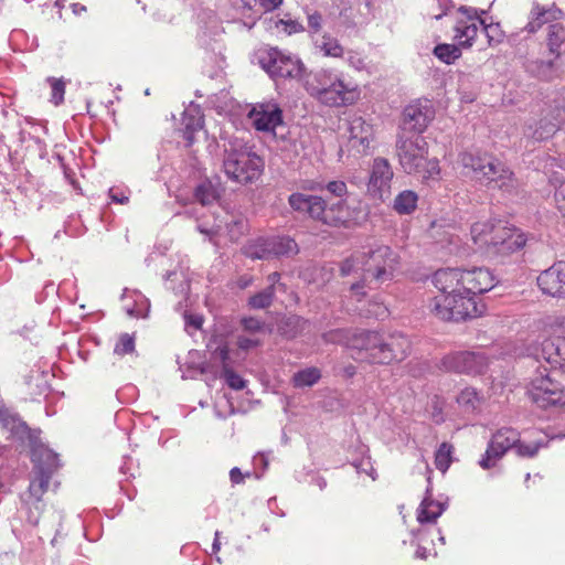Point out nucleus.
<instances>
[{
	"mask_svg": "<svg viewBox=\"0 0 565 565\" xmlns=\"http://www.w3.org/2000/svg\"><path fill=\"white\" fill-rule=\"evenodd\" d=\"M431 284L439 294L429 300V312L440 320L459 322L486 312L478 295L491 290L495 277L483 267L441 268L433 274Z\"/></svg>",
	"mask_w": 565,
	"mask_h": 565,
	"instance_id": "obj_1",
	"label": "nucleus"
},
{
	"mask_svg": "<svg viewBox=\"0 0 565 565\" xmlns=\"http://www.w3.org/2000/svg\"><path fill=\"white\" fill-rule=\"evenodd\" d=\"M348 147L356 153H365L373 138V129L362 117H352L347 122Z\"/></svg>",
	"mask_w": 565,
	"mask_h": 565,
	"instance_id": "obj_19",
	"label": "nucleus"
},
{
	"mask_svg": "<svg viewBox=\"0 0 565 565\" xmlns=\"http://www.w3.org/2000/svg\"><path fill=\"white\" fill-rule=\"evenodd\" d=\"M351 345L356 350L355 360L374 364H390L405 359L409 342L403 335L384 338L375 331H362L352 339Z\"/></svg>",
	"mask_w": 565,
	"mask_h": 565,
	"instance_id": "obj_4",
	"label": "nucleus"
},
{
	"mask_svg": "<svg viewBox=\"0 0 565 565\" xmlns=\"http://www.w3.org/2000/svg\"><path fill=\"white\" fill-rule=\"evenodd\" d=\"M258 62L273 78H301L305 72L302 62L295 55L286 54L277 49L260 51Z\"/></svg>",
	"mask_w": 565,
	"mask_h": 565,
	"instance_id": "obj_11",
	"label": "nucleus"
},
{
	"mask_svg": "<svg viewBox=\"0 0 565 565\" xmlns=\"http://www.w3.org/2000/svg\"><path fill=\"white\" fill-rule=\"evenodd\" d=\"M367 315L374 316L375 318H379V319H383L384 317L387 316V309H386V307L376 303V305H374L373 309L367 310Z\"/></svg>",
	"mask_w": 565,
	"mask_h": 565,
	"instance_id": "obj_58",
	"label": "nucleus"
},
{
	"mask_svg": "<svg viewBox=\"0 0 565 565\" xmlns=\"http://www.w3.org/2000/svg\"><path fill=\"white\" fill-rule=\"evenodd\" d=\"M194 198L202 205L212 204L220 198L217 185L209 180L201 182L195 189Z\"/></svg>",
	"mask_w": 565,
	"mask_h": 565,
	"instance_id": "obj_36",
	"label": "nucleus"
},
{
	"mask_svg": "<svg viewBox=\"0 0 565 565\" xmlns=\"http://www.w3.org/2000/svg\"><path fill=\"white\" fill-rule=\"evenodd\" d=\"M362 289H363V284H361L360 281H356L351 285L352 295L356 297L358 301H360L361 298L365 295V292L362 291Z\"/></svg>",
	"mask_w": 565,
	"mask_h": 565,
	"instance_id": "obj_61",
	"label": "nucleus"
},
{
	"mask_svg": "<svg viewBox=\"0 0 565 565\" xmlns=\"http://www.w3.org/2000/svg\"><path fill=\"white\" fill-rule=\"evenodd\" d=\"M558 126L553 120L543 118L539 121L527 122L523 129V136L533 141L550 139L557 131Z\"/></svg>",
	"mask_w": 565,
	"mask_h": 565,
	"instance_id": "obj_24",
	"label": "nucleus"
},
{
	"mask_svg": "<svg viewBox=\"0 0 565 565\" xmlns=\"http://www.w3.org/2000/svg\"><path fill=\"white\" fill-rule=\"evenodd\" d=\"M396 152L402 169L424 181L438 180L439 161L428 158V145L418 134L401 132L396 141Z\"/></svg>",
	"mask_w": 565,
	"mask_h": 565,
	"instance_id": "obj_5",
	"label": "nucleus"
},
{
	"mask_svg": "<svg viewBox=\"0 0 565 565\" xmlns=\"http://www.w3.org/2000/svg\"><path fill=\"white\" fill-rule=\"evenodd\" d=\"M254 461H255V465H262L264 467V469L267 467L268 465V459L267 457L265 456V454H258L254 457Z\"/></svg>",
	"mask_w": 565,
	"mask_h": 565,
	"instance_id": "obj_62",
	"label": "nucleus"
},
{
	"mask_svg": "<svg viewBox=\"0 0 565 565\" xmlns=\"http://www.w3.org/2000/svg\"><path fill=\"white\" fill-rule=\"evenodd\" d=\"M329 85L321 96V103L328 106L351 105L359 98L356 85L344 83L338 75L332 74Z\"/></svg>",
	"mask_w": 565,
	"mask_h": 565,
	"instance_id": "obj_18",
	"label": "nucleus"
},
{
	"mask_svg": "<svg viewBox=\"0 0 565 565\" xmlns=\"http://www.w3.org/2000/svg\"><path fill=\"white\" fill-rule=\"evenodd\" d=\"M231 239H237L246 228V224L243 220H236L228 225Z\"/></svg>",
	"mask_w": 565,
	"mask_h": 565,
	"instance_id": "obj_54",
	"label": "nucleus"
},
{
	"mask_svg": "<svg viewBox=\"0 0 565 565\" xmlns=\"http://www.w3.org/2000/svg\"><path fill=\"white\" fill-rule=\"evenodd\" d=\"M418 196L411 190L401 192L394 200V209L399 214H409L417 206Z\"/></svg>",
	"mask_w": 565,
	"mask_h": 565,
	"instance_id": "obj_38",
	"label": "nucleus"
},
{
	"mask_svg": "<svg viewBox=\"0 0 565 565\" xmlns=\"http://www.w3.org/2000/svg\"><path fill=\"white\" fill-rule=\"evenodd\" d=\"M434 3L438 6V8L440 9V12L438 13H433V18L436 19V20H439L441 19L444 15L448 14V11L451 7V2L450 0H434Z\"/></svg>",
	"mask_w": 565,
	"mask_h": 565,
	"instance_id": "obj_56",
	"label": "nucleus"
},
{
	"mask_svg": "<svg viewBox=\"0 0 565 565\" xmlns=\"http://www.w3.org/2000/svg\"><path fill=\"white\" fill-rule=\"evenodd\" d=\"M242 7L252 12L244 25L252 29L262 11H271L282 3V0H241Z\"/></svg>",
	"mask_w": 565,
	"mask_h": 565,
	"instance_id": "obj_28",
	"label": "nucleus"
},
{
	"mask_svg": "<svg viewBox=\"0 0 565 565\" xmlns=\"http://www.w3.org/2000/svg\"><path fill=\"white\" fill-rule=\"evenodd\" d=\"M213 351V356L220 360L223 364V376L227 385L233 390H242L245 387V381L235 372L227 366L228 349L226 345H216L215 348L211 343L209 345Z\"/></svg>",
	"mask_w": 565,
	"mask_h": 565,
	"instance_id": "obj_26",
	"label": "nucleus"
},
{
	"mask_svg": "<svg viewBox=\"0 0 565 565\" xmlns=\"http://www.w3.org/2000/svg\"><path fill=\"white\" fill-rule=\"evenodd\" d=\"M451 446L443 443L436 451L435 463L438 470L446 472L451 462Z\"/></svg>",
	"mask_w": 565,
	"mask_h": 565,
	"instance_id": "obj_43",
	"label": "nucleus"
},
{
	"mask_svg": "<svg viewBox=\"0 0 565 565\" xmlns=\"http://www.w3.org/2000/svg\"><path fill=\"white\" fill-rule=\"evenodd\" d=\"M434 116L435 111L429 100H418L408 105L403 113L402 132L420 135Z\"/></svg>",
	"mask_w": 565,
	"mask_h": 565,
	"instance_id": "obj_15",
	"label": "nucleus"
},
{
	"mask_svg": "<svg viewBox=\"0 0 565 565\" xmlns=\"http://www.w3.org/2000/svg\"><path fill=\"white\" fill-rule=\"evenodd\" d=\"M445 511V505L431 499L430 491L427 489L426 497L423 499L417 510V521L420 524L435 523Z\"/></svg>",
	"mask_w": 565,
	"mask_h": 565,
	"instance_id": "obj_27",
	"label": "nucleus"
},
{
	"mask_svg": "<svg viewBox=\"0 0 565 565\" xmlns=\"http://www.w3.org/2000/svg\"><path fill=\"white\" fill-rule=\"evenodd\" d=\"M268 29L276 30L278 33H284L286 35H291L305 31V28L300 22L290 18L270 19Z\"/></svg>",
	"mask_w": 565,
	"mask_h": 565,
	"instance_id": "obj_39",
	"label": "nucleus"
},
{
	"mask_svg": "<svg viewBox=\"0 0 565 565\" xmlns=\"http://www.w3.org/2000/svg\"><path fill=\"white\" fill-rule=\"evenodd\" d=\"M135 350V338L128 333L119 335L117 343L114 348V353L122 356L125 354L132 353Z\"/></svg>",
	"mask_w": 565,
	"mask_h": 565,
	"instance_id": "obj_46",
	"label": "nucleus"
},
{
	"mask_svg": "<svg viewBox=\"0 0 565 565\" xmlns=\"http://www.w3.org/2000/svg\"><path fill=\"white\" fill-rule=\"evenodd\" d=\"M494 221H480L472 224L470 234L473 244L480 249L482 253L484 252L490 237L493 233Z\"/></svg>",
	"mask_w": 565,
	"mask_h": 565,
	"instance_id": "obj_30",
	"label": "nucleus"
},
{
	"mask_svg": "<svg viewBox=\"0 0 565 565\" xmlns=\"http://www.w3.org/2000/svg\"><path fill=\"white\" fill-rule=\"evenodd\" d=\"M462 173L481 184L511 191L515 186L513 172L487 153L463 152L459 156Z\"/></svg>",
	"mask_w": 565,
	"mask_h": 565,
	"instance_id": "obj_6",
	"label": "nucleus"
},
{
	"mask_svg": "<svg viewBox=\"0 0 565 565\" xmlns=\"http://www.w3.org/2000/svg\"><path fill=\"white\" fill-rule=\"evenodd\" d=\"M305 321L297 316L286 318L279 326V331L287 338H295Z\"/></svg>",
	"mask_w": 565,
	"mask_h": 565,
	"instance_id": "obj_45",
	"label": "nucleus"
},
{
	"mask_svg": "<svg viewBox=\"0 0 565 565\" xmlns=\"http://www.w3.org/2000/svg\"><path fill=\"white\" fill-rule=\"evenodd\" d=\"M362 331L360 332H350L348 330H331L327 333H324L322 335L323 340L326 342H330V343H340V344H343L348 348H350L354 353H353V358L355 359L356 356V350L351 345L352 343V339L356 335H359Z\"/></svg>",
	"mask_w": 565,
	"mask_h": 565,
	"instance_id": "obj_40",
	"label": "nucleus"
},
{
	"mask_svg": "<svg viewBox=\"0 0 565 565\" xmlns=\"http://www.w3.org/2000/svg\"><path fill=\"white\" fill-rule=\"evenodd\" d=\"M224 171L238 183H249L262 174L264 162L239 137H232L224 145Z\"/></svg>",
	"mask_w": 565,
	"mask_h": 565,
	"instance_id": "obj_8",
	"label": "nucleus"
},
{
	"mask_svg": "<svg viewBox=\"0 0 565 565\" xmlns=\"http://www.w3.org/2000/svg\"><path fill=\"white\" fill-rule=\"evenodd\" d=\"M539 359L545 360L554 369L565 371V338H550L541 343Z\"/></svg>",
	"mask_w": 565,
	"mask_h": 565,
	"instance_id": "obj_21",
	"label": "nucleus"
},
{
	"mask_svg": "<svg viewBox=\"0 0 565 565\" xmlns=\"http://www.w3.org/2000/svg\"><path fill=\"white\" fill-rule=\"evenodd\" d=\"M51 85V102L55 105H60L64 100L65 83L62 79L49 78Z\"/></svg>",
	"mask_w": 565,
	"mask_h": 565,
	"instance_id": "obj_48",
	"label": "nucleus"
},
{
	"mask_svg": "<svg viewBox=\"0 0 565 565\" xmlns=\"http://www.w3.org/2000/svg\"><path fill=\"white\" fill-rule=\"evenodd\" d=\"M220 228H221V225H215V226L211 227L210 230H207L206 227H204L202 225H198V230L201 233L209 234V235L217 233L220 231Z\"/></svg>",
	"mask_w": 565,
	"mask_h": 565,
	"instance_id": "obj_63",
	"label": "nucleus"
},
{
	"mask_svg": "<svg viewBox=\"0 0 565 565\" xmlns=\"http://www.w3.org/2000/svg\"><path fill=\"white\" fill-rule=\"evenodd\" d=\"M308 31L312 34L318 33L322 26V15L317 10L306 9Z\"/></svg>",
	"mask_w": 565,
	"mask_h": 565,
	"instance_id": "obj_49",
	"label": "nucleus"
},
{
	"mask_svg": "<svg viewBox=\"0 0 565 565\" xmlns=\"http://www.w3.org/2000/svg\"><path fill=\"white\" fill-rule=\"evenodd\" d=\"M358 473H365L373 481L376 480L377 475L369 456H363L360 459H355L352 462Z\"/></svg>",
	"mask_w": 565,
	"mask_h": 565,
	"instance_id": "obj_47",
	"label": "nucleus"
},
{
	"mask_svg": "<svg viewBox=\"0 0 565 565\" xmlns=\"http://www.w3.org/2000/svg\"><path fill=\"white\" fill-rule=\"evenodd\" d=\"M316 44L326 56L340 57L343 54V47L330 35H323L320 41H316Z\"/></svg>",
	"mask_w": 565,
	"mask_h": 565,
	"instance_id": "obj_42",
	"label": "nucleus"
},
{
	"mask_svg": "<svg viewBox=\"0 0 565 565\" xmlns=\"http://www.w3.org/2000/svg\"><path fill=\"white\" fill-rule=\"evenodd\" d=\"M185 328L192 327L194 330H198L202 327L203 318L201 316H188L185 315Z\"/></svg>",
	"mask_w": 565,
	"mask_h": 565,
	"instance_id": "obj_57",
	"label": "nucleus"
},
{
	"mask_svg": "<svg viewBox=\"0 0 565 565\" xmlns=\"http://www.w3.org/2000/svg\"><path fill=\"white\" fill-rule=\"evenodd\" d=\"M527 393L532 402L541 408L565 406V387L552 373L540 372L535 375Z\"/></svg>",
	"mask_w": 565,
	"mask_h": 565,
	"instance_id": "obj_12",
	"label": "nucleus"
},
{
	"mask_svg": "<svg viewBox=\"0 0 565 565\" xmlns=\"http://www.w3.org/2000/svg\"><path fill=\"white\" fill-rule=\"evenodd\" d=\"M182 132L186 140V146L190 147L195 141V134L203 128V117L200 108L189 107L184 110L182 117Z\"/></svg>",
	"mask_w": 565,
	"mask_h": 565,
	"instance_id": "obj_25",
	"label": "nucleus"
},
{
	"mask_svg": "<svg viewBox=\"0 0 565 565\" xmlns=\"http://www.w3.org/2000/svg\"><path fill=\"white\" fill-rule=\"evenodd\" d=\"M268 242L273 258L278 256H290L298 253V245L290 237H269Z\"/></svg>",
	"mask_w": 565,
	"mask_h": 565,
	"instance_id": "obj_31",
	"label": "nucleus"
},
{
	"mask_svg": "<svg viewBox=\"0 0 565 565\" xmlns=\"http://www.w3.org/2000/svg\"><path fill=\"white\" fill-rule=\"evenodd\" d=\"M429 554H430V552L427 551L425 547H422V546H418L416 552H415L416 557L417 558H422V559H426Z\"/></svg>",
	"mask_w": 565,
	"mask_h": 565,
	"instance_id": "obj_64",
	"label": "nucleus"
},
{
	"mask_svg": "<svg viewBox=\"0 0 565 565\" xmlns=\"http://www.w3.org/2000/svg\"><path fill=\"white\" fill-rule=\"evenodd\" d=\"M397 255L391 247L381 245L367 253H356L345 259L341 265V275H355L361 277L362 282L383 284L393 278L397 268Z\"/></svg>",
	"mask_w": 565,
	"mask_h": 565,
	"instance_id": "obj_2",
	"label": "nucleus"
},
{
	"mask_svg": "<svg viewBox=\"0 0 565 565\" xmlns=\"http://www.w3.org/2000/svg\"><path fill=\"white\" fill-rule=\"evenodd\" d=\"M457 403L465 413H475L480 408L482 397L475 388L466 387L457 396Z\"/></svg>",
	"mask_w": 565,
	"mask_h": 565,
	"instance_id": "obj_33",
	"label": "nucleus"
},
{
	"mask_svg": "<svg viewBox=\"0 0 565 565\" xmlns=\"http://www.w3.org/2000/svg\"><path fill=\"white\" fill-rule=\"evenodd\" d=\"M109 198L113 202L119 204H126L129 201V196L125 193V191L117 188L109 189Z\"/></svg>",
	"mask_w": 565,
	"mask_h": 565,
	"instance_id": "obj_55",
	"label": "nucleus"
},
{
	"mask_svg": "<svg viewBox=\"0 0 565 565\" xmlns=\"http://www.w3.org/2000/svg\"><path fill=\"white\" fill-rule=\"evenodd\" d=\"M274 297V289L271 287H267L263 291L254 295L249 298L248 305L253 309H265L270 306Z\"/></svg>",
	"mask_w": 565,
	"mask_h": 565,
	"instance_id": "obj_44",
	"label": "nucleus"
},
{
	"mask_svg": "<svg viewBox=\"0 0 565 565\" xmlns=\"http://www.w3.org/2000/svg\"><path fill=\"white\" fill-rule=\"evenodd\" d=\"M542 447L541 443L522 444L520 443L519 433L513 428H501L491 438L484 456L480 459L479 465L483 469L494 467L504 454L513 448L520 457H534Z\"/></svg>",
	"mask_w": 565,
	"mask_h": 565,
	"instance_id": "obj_10",
	"label": "nucleus"
},
{
	"mask_svg": "<svg viewBox=\"0 0 565 565\" xmlns=\"http://www.w3.org/2000/svg\"><path fill=\"white\" fill-rule=\"evenodd\" d=\"M393 175L392 167L386 159H374L367 182L369 194L374 199L385 200L391 193Z\"/></svg>",
	"mask_w": 565,
	"mask_h": 565,
	"instance_id": "obj_16",
	"label": "nucleus"
},
{
	"mask_svg": "<svg viewBox=\"0 0 565 565\" xmlns=\"http://www.w3.org/2000/svg\"><path fill=\"white\" fill-rule=\"evenodd\" d=\"M242 324L245 331L255 334L264 329V323L256 318H245L242 320Z\"/></svg>",
	"mask_w": 565,
	"mask_h": 565,
	"instance_id": "obj_52",
	"label": "nucleus"
},
{
	"mask_svg": "<svg viewBox=\"0 0 565 565\" xmlns=\"http://www.w3.org/2000/svg\"><path fill=\"white\" fill-rule=\"evenodd\" d=\"M555 200L557 203V206L561 211L565 212V186H562L556 193H555Z\"/></svg>",
	"mask_w": 565,
	"mask_h": 565,
	"instance_id": "obj_59",
	"label": "nucleus"
},
{
	"mask_svg": "<svg viewBox=\"0 0 565 565\" xmlns=\"http://www.w3.org/2000/svg\"><path fill=\"white\" fill-rule=\"evenodd\" d=\"M441 365L449 372L479 374L487 367L488 359L482 352H455L446 355Z\"/></svg>",
	"mask_w": 565,
	"mask_h": 565,
	"instance_id": "obj_14",
	"label": "nucleus"
},
{
	"mask_svg": "<svg viewBox=\"0 0 565 565\" xmlns=\"http://www.w3.org/2000/svg\"><path fill=\"white\" fill-rule=\"evenodd\" d=\"M480 26L488 39L489 46L503 42L504 32L499 22L488 15V11L470 6H460L455 13L454 40L460 46L469 49L473 45Z\"/></svg>",
	"mask_w": 565,
	"mask_h": 565,
	"instance_id": "obj_3",
	"label": "nucleus"
},
{
	"mask_svg": "<svg viewBox=\"0 0 565 565\" xmlns=\"http://www.w3.org/2000/svg\"><path fill=\"white\" fill-rule=\"evenodd\" d=\"M230 478H231V481L232 483L234 484H238V483H242L244 481V476L243 473L241 472V470L238 468H233L231 471H230Z\"/></svg>",
	"mask_w": 565,
	"mask_h": 565,
	"instance_id": "obj_60",
	"label": "nucleus"
},
{
	"mask_svg": "<svg viewBox=\"0 0 565 565\" xmlns=\"http://www.w3.org/2000/svg\"><path fill=\"white\" fill-rule=\"evenodd\" d=\"M260 344V340L255 335H239L237 339V345L242 350H249Z\"/></svg>",
	"mask_w": 565,
	"mask_h": 565,
	"instance_id": "obj_50",
	"label": "nucleus"
},
{
	"mask_svg": "<svg viewBox=\"0 0 565 565\" xmlns=\"http://www.w3.org/2000/svg\"><path fill=\"white\" fill-rule=\"evenodd\" d=\"M347 61L349 65L356 71H362L365 68L364 57L359 52H348Z\"/></svg>",
	"mask_w": 565,
	"mask_h": 565,
	"instance_id": "obj_51",
	"label": "nucleus"
},
{
	"mask_svg": "<svg viewBox=\"0 0 565 565\" xmlns=\"http://www.w3.org/2000/svg\"><path fill=\"white\" fill-rule=\"evenodd\" d=\"M327 190L338 198L347 194V184L343 181H331L327 184Z\"/></svg>",
	"mask_w": 565,
	"mask_h": 565,
	"instance_id": "obj_53",
	"label": "nucleus"
},
{
	"mask_svg": "<svg viewBox=\"0 0 565 565\" xmlns=\"http://www.w3.org/2000/svg\"><path fill=\"white\" fill-rule=\"evenodd\" d=\"M122 307L126 313L135 318H145L150 308L149 300L136 290L126 289L122 294Z\"/></svg>",
	"mask_w": 565,
	"mask_h": 565,
	"instance_id": "obj_23",
	"label": "nucleus"
},
{
	"mask_svg": "<svg viewBox=\"0 0 565 565\" xmlns=\"http://www.w3.org/2000/svg\"><path fill=\"white\" fill-rule=\"evenodd\" d=\"M244 254L252 259H270L273 254L269 248L268 238H257L244 246Z\"/></svg>",
	"mask_w": 565,
	"mask_h": 565,
	"instance_id": "obj_35",
	"label": "nucleus"
},
{
	"mask_svg": "<svg viewBox=\"0 0 565 565\" xmlns=\"http://www.w3.org/2000/svg\"><path fill=\"white\" fill-rule=\"evenodd\" d=\"M551 19H555V12L546 10L539 4H535L530 13V20L525 25V30L529 33H535L542 28L543 24L547 23Z\"/></svg>",
	"mask_w": 565,
	"mask_h": 565,
	"instance_id": "obj_32",
	"label": "nucleus"
},
{
	"mask_svg": "<svg viewBox=\"0 0 565 565\" xmlns=\"http://www.w3.org/2000/svg\"><path fill=\"white\" fill-rule=\"evenodd\" d=\"M525 245L523 233L514 227H509L507 222L494 221L493 233L484 249L489 256L513 253Z\"/></svg>",
	"mask_w": 565,
	"mask_h": 565,
	"instance_id": "obj_13",
	"label": "nucleus"
},
{
	"mask_svg": "<svg viewBox=\"0 0 565 565\" xmlns=\"http://www.w3.org/2000/svg\"><path fill=\"white\" fill-rule=\"evenodd\" d=\"M565 42V28L558 23L548 26L547 47L556 58L561 56V46Z\"/></svg>",
	"mask_w": 565,
	"mask_h": 565,
	"instance_id": "obj_37",
	"label": "nucleus"
},
{
	"mask_svg": "<svg viewBox=\"0 0 565 565\" xmlns=\"http://www.w3.org/2000/svg\"><path fill=\"white\" fill-rule=\"evenodd\" d=\"M525 70L532 76L545 81L551 82L561 76L559 65L557 63V58L553 60H531L525 63Z\"/></svg>",
	"mask_w": 565,
	"mask_h": 565,
	"instance_id": "obj_22",
	"label": "nucleus"
},
{
	"mask_svg": "<svg viewBox=\"0 0 565 565\" xmlns=\"http://www.w3.org/2000/svg\"><path fill=\"white\" fill-rule=\"evenodd\" d=\"M332 74V72L326 70L309 74L305 81L307 92L321 102V96L327 89L326 86L329 85V78H331Z\"/></svg>",
	"mask_w": 565,
	"mask_h": 565,
	"instance_id": "obj_29",
	"label": "nucleus"
},
{
	"mask_svg": "<svg viewBox=\"0 0 565 565\" xmlns=\"http://www.w3.org/2000/svg\"><path fill=\"white\" fill-rule=\"evenodd\" d=\"M288 203L294 211L307 213L311 218L332 226L344 224L349 216L342 200L327 206L324 200L318 195L296 192L289 195Z\"/></svg>",
	"mask_w": 565,
	"mask_h": 565,
	"instance_id": "obj_9",
	"label": "nucleus"
},
{
	"mask_svg": "<svg viewBox=\"0 0 565 565\" xmlns=\"http://www.w3.org/2000/svg\"><path fill=\"white\" fill-rule=\"evenodd\" d=\"M460 45L456 44H438L434 49L435 56L446 64H451L461 56Z\"/></svg>",
	"mask_w": 565,
	"mask_h": 565,
	"instance_id": "obj_41",
	"label": "nucleus"
},
{
	"mask_svg": "<svg viewBox=\"0 0 565 565\" xmlns=\"http://www.w3.org/2000/svg\"><path fill=\"white\" fill-rule=\"evenodd\" d=\"M537 286L543 294L565 298V262H557L537 277Z\"/></svg>",
	"mask_w": 565,
	"mask_h": 565,
	"instance_id": "obj_20",
	"label": "nucleus"
},
{
	"mask_svg": "<svg viewBox=\"0 0 565 565\" xmlns=\"http://www.w3.org/2000/svg\"><path fill=\"white\" fill-rule=\"evenodd\" d=\"M321 379V371L316 366L306 367L292 375L291 382L296 388L311 387Z\"/></svg>",
	"mask_w": 565,
	"mask_h": 565,
	"instance_id": "obj_34",
	"label": "nucleus"
},
{
	"mask_svg": "<svg viewBox=\"0 0 565 565\" xmlns=\"http://www.w3.org/2000/svg\"><path fill=\"white\" fill-rule=\"evenodd\" d=\"M32 461L35 465L36 478L31 481L28 492L23 495V502L29 510V522L35 525L39 523L43 507L41 498L47 491L51 476L58 467V459L51 449L39 446L32 450Z\"/></svg>",
	"mask_w": 565,
	"mask_h": 565,
	"instance_id": "obj_7",
	"label": "nucleus"
},
{
	"mask_svg": "<svg viewBox=\"0 0 565 565\" xmlns=\"http://www.w3.org/2000/svg\"><path fill=\"white\" fill-rule=\"evenodd\" d=\"M248 117L256 130L274 134L282 124V111L274 102L259 103L253 106Z\"/></svg>",
	"mask_w": 565,
	"mask_h": 565,
	"instance_id": "obj_17",
	"label": "nucleus"
}]
</instances>
